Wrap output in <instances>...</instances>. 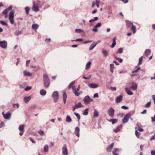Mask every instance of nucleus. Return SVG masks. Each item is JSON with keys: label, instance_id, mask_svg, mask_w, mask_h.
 <instances>
[{"label": "nucleus", "instance_id": "31", "mask_svg": "<svg viewBox=\"0 0 155 155\" xmlns=\"http://www.w3.org/2000/svg\"><path fill=\"white\" fill-rule=\"evenodd\" d=\"M131 30L133 31V33H135L136 32V28L135 25H132V27L131 28Z\"/></svg>", "mask_w": 155, "mask_h": 155}, {"label": "nucleus", "instance_id": "38", "mask_svg": "<svg viewBox=\"0 0 155 155\" xmlns=\"http://www.w3.org/2000/svg\"><path fill=\"white\" fill-rule=\"evenodd\" d=\"M123 49L122 48H120L118 50L117 53L121 54L123 53Z\"/></svg>", "mask_w": 155, "mask_h": 155}, {"label": "nucleus", "instance_id": "10", "mask_svg": "<svg viewBox=\"0 0 155 155\" xmlns=\"http://www.w3.org/2000/svg\"><path fill=\"white\" fill-rule=\"evenodd\" d=\"M123 98V96L121 94L120 95L117 96L115 99V102L117 103H120L122 100Z\"/></svg>", "mask_w": 155, "mask_h": 155}, {"label": "nucleus", "instance_id": "21", "mask_svg": "<svg viewBox=\"0 0 155 155\" xmlns=\"http://www.w3.org/2000/svg\"><path fill=\"white\" fill-rule=\"evenodd\" d=\"M114 145V143H112L107 148V150L109 152H110L111 151L112 149L113 148Z\"/></svg>", "mask_w": 155, "mask_h": 155}, {"label": "nucleus", "instance_id": "18", "mask_svg": "<svg viewBox=\"0 0 155 155\" xmlns=\"http://www.w3.org/2000/svg\"><path fill=\"white\" fill-rule=\"evenodd\" d=\"M151 52V50L149 49H147L145 51L144 55L146 57H147L148 55Z\"/></svg>", "mask_w": 155, "mask_h": 155}, {"label": "nucleus", "instance_id": "13", "mask_svg": "<svg viewBox=\"0 0 155 155\" xmlns=\"http://www.w3.org/2000/svg\"><path fill=\"white\" fill-rule=\"evenodd\" d=\"M89 87L91 88H96L98 87L97 84H88Z\"/></svg>", "mask_w": 155, "mask_h": 155}, {"label": "nucleus", "instance_id": "53", "mask_svg": "<svg viewBox=\"0 0 155 155\" xmlns=\"http://www.w3.org/2000/svg\"><path fill=\"white\" fill-rule=\"evenodd\" d=\"M31 88V87L30 86H27L25 88V90L26 91H27L29 90H30Z\"/></svg>", "mask_w": 155, "mask_h": 155}, {"label": "nucleus", "instance_id": "2", "mask_svg": "<svg viewBox=\"0 0 155 155\" xmlns=\"http://www.w3.org/2000/svg\"><path fill=\"white\" fill-rule=\"evenodd\" d=\"M134 112V110L131 111L130 113L127 114L122 120L123 122L125 124L127 123L128 121L129 118L130 117L131 114H133Z\"/></svg>", "mask_w": 155, "mask_h": 155}, {"label": "nucleus", "instance_id": "62", "mask_svg": "<svg viewBox=\"0 0 155 155\" xmlns=\"http://www.w3.org/2000/svg\"><path fill=\"white\" fill-rule=\"evenodd\" d=\"M151 155H155V151L151 150L150 151Z\"/></svg>", "mask_w": 155, "mask_h": 155}, {"label": "nucleus", "instance_id": "15", "mask_svg": "<svg viewBox=\"0 0 155 155\" xmlns=\"http://www.w3.org/2000/svg\"><path fill=\"white\" fill-rule=\"evenodd\" d=\"M79 132L80 129L79 127H76L74 132L76 136H78V137H79Z\"/></svg>", "mask_w": 155, "mask_h": 155}, {"label": "nucleus", "instance_id": "55", "mask_svg": "<svg viewBox=\"0 0 155 155\" xmlns=\"http://www.w3.org/2000/svg\"><path fill=\"white\" fill-rule=\"evenodd\" d=\"M92 31L94 32H96L98 31V29L97 28L94 26V28L92 29Z\"/></svg>", "mask_w": 155, "mask_h": 155}, {"label": "nucleus", "instance_id": "40", "mask_svg": "<svg viewBox=\"0 0 155 155\" xmlns=\"http://www.w3.org/2000/svg\"><path fill=\"white\" fill-rule=\"evenodd\" d=\"M74 115H75L76 117H77L78 120H79L81 118L80 115L78 114L77 113L75 112L74 113Z\"/></svg>", "mask_w": 155, "mask_h": 155}, {"label": "nucleus", "instance_id": "48", "mask_svg": "<svg viewBox=\"0 0 155 155\" xmlns=\"http://www.w3.org/2000/svg\"><path fill=\"white\" fill-rule=\"evenodd\" d=\"M74 82H75V81H72V82H71V83L69 85V86H68V88H71V86H72V87L73 86V85L74 84Z\"/></svg>", "mask_w": 155, "mask_h": 155}, {"label": "nucleus", "instance_id": "37", "mask_svg": "<svg viewBox=\"0 0 155 155\" xmlns=\"http://www.w3.org/2000/svg\"><path fill=\"white\" fill-rule=\"evenodd\" d=\"M91 64V62L89 61L86 64V69H87L89 68Z\"/></svg>", "mask_w": 155, "mask_h": 155}, {"label": "nucleus", "instance_id": "41", "mask_svg": "<svg viewBox=\"0 0 155 155\" xmlns=\"http://www.w3.org/2000/svg\"><path fill=\"white\" fill-rule=\"evenodd\" d=\"M82 31H83L81 29H76L75 30V31L76 33H80Z\"/></svg>", "mask_w": 155, "mask_h": 155}, {"label": "nucleus", "instance_id": "20", "mask_svg": "<svg viewBox=\"0 0 155 155\" xmlns=\"http://www.w3.org/2000/svg\"><path fill=\"white\" fill-rule=\"evenodd\" d=\"M63 102L65 104L66 102V100L67 99V94L65 92H64L63 93Z\"/></svg>", "mask_w": 155, "mask_h": 155}, {"label": "nucleus", "instance_id": "25", "mask_svg": "<svg viewBox=\"0 0 155 155\" xmlns=\"http://www.w3.org/2000/svg\"><path fill=\"white\" fill-rule=\"evenodd\" d=\"M98 44V43H96L91 45L89 47V50L90 51L92 50Z\"/></svg>", "mask_w": 155, "mask_h": 155}, {"label": "nucleus", "instance_id": "54", "mask_svg": "<svg viewBox=\"0 0 155 155\" xmlns=\"http://www.w3.org/2000/svg\"><path fill=\"white\" fill-rule=\"evenodd\" d=\"M119 151V149L118 148H115L113 150L112 153H117V152Z\"/></svg>", "mask_w": 155, "mask_h": 155}, {"label": "nucleus", "instance_id": "1", "mask_svg": "<svg viewBox=\"0 0 155 155\" xmlns=\"http://www.w3.org/2000/svg\"><path fill=\"white\" fill-rule=\"evenodd\" d=\"M43 81L45 87L48 88L50 84V81L49 78L47 74H44L43 76Z\"/></svg>", "mask_w": 155, "mask_h": 155}, {"label": "nucleus", "instance_id": "49", "mask_svg": "<svg viewBox=\"0 0 155 155\" xmlns=\"http://www.w3.org/2000/svg\"><path fill=\"white\" fill-rule=\"evenodd\" d=\"M30 9V8L28 7H26L25 8V12L27 14L29 13V11Z\"/></svg>", "mask_w": 155, "mask_h": 155}, {"label": "nucleus", "instance_id": "36", "mask_svg": "<svg viewBox=\"0 0 155 155\" xmlns=\"http://www.w3.org/2000/svg\"><path fill=\"white\" fill-rule=\"evenodd\" d=\"M48 147L47 145H45L44 147V150L45 152H47L48 151Z\"/></svg>", "mask_w": 155, "mask_h": 155}, {"label": "nucleus", "instance_id": "60", "mask_svg": "<svg viewBox=\"0 0 155 155\" xmlns=\"http://www.w3.org/2000/svg\"><path fill=\"white\" fill-rule=\"evenodd\" d=\"M95 5L97 8L99 7V2L97 0H96L95 2Z\"/></svg>", "mask_w": 155, "mask_h": 155}, {"label": "nucleus", "instance_id": "14", "mask_svg": "<svg viewBox=\"0 0 155 155\" xmlns=\"http://www.w3.org/2000/svg\"><path fill=\"white\" fill-rule=\"evenodd\" d=\"M39 25L38 24H33L32 25V28L34 30L35 32L37 31V30L38 28Z\"/></svg>", "mask_w": 155, "mask_h": 155}, {"label": "nucleus", "instance_id": "58", "mask_svg": "<svg viewBox=\"0 0 155 155\" xmlns=\"http://www.w3.org/2000/svg\"><path fill=\"white\" fill-rule=\"evenodd\" d=\"M8 12V9H5L3 11L2 14L4 15H6Z\"/></svg>", "mask_w": 155, "mask_h": 155}, {"label": "nucleus", "instance_id": "3", "mask_svg": "<svg viewBox=\"0 0 155 155\" xmlns=\"http://www.w3.org/2000/svg\"><path fill=\"white\" fill-rule=\"evenodd\" d=\"M80 89V86L79 85L78 86L77 88H76L74 86H72V89L73 92L76 96H78L80 95V92H78L79 91Z\"/></svg>", "mask_w": 155, "mask_h": 155}, {"label": "nucleus", "instance_id": "45", "mask_svg": "<svg viewBox=\"0 0 155 155\" xmlns=\"http://www.w3.org/2000/svg\"><path fill=\"white\" fill-rule=\"evenodd\" d=\"M137 126L138 127V130L140 131H143V129L141 128L140 126L138 124H137Z\"/></svg>", "mask_w": 155, "mask_h": 155}, {"label": "nucleus", "instance_id": "47", "mask_svg": "<svg viewBox=\"0 0 155 155\" xmlns=\"http://www.w3.org/2000/svg\"><path fill=\"white\" fill-rule=\"evenodd\" d=\"M21 31H17L15 33V35H18L21 34Z\"/></svg>", "mask_w": 155, "mask_h": 155}, {"label": "nucleus", "instance_id": "43", "mask_svg": "<svg viewBox=\"0 0 155 155\" xmlns=\"http://www.w3.org/2000/svg\"><path fill=\"white\" fill-rule=\"evenodd\" d=\"M126 24L128 27H130L131 25L133 24L132 23L129 21H126Z\"/></svg>", "mask_w": 155, "mask_h": 155}, {"label": "nucleus", "instance_id": "6", "mask_svg": "<svg viewBox=\"0 0 155 155\" xmlns=\"http://www.w3.org/2000/svg\"><path fill=\"white\" fill-rule=\"evenodd\" d=\"M8 45L7 42L6 41L0 40V47L3 49H5L7 48Z\"/></svg>", "mask_w": 155, "mask_h": 155}, {"label": "nucleus", "instance_id": "59", "mask_svg": "<svg viewBox=\"0 0 155 155\" xmlns=\"http://www.w3.org/2000/svg\"><path fill=\"white\" fill-rule=\"evenodd\" d=\"M121 108L124 110H127L128 109V107L125 106H123L121 107Z\"/></svg>", "mask_w": 155, "mask_h": 155}, {"label": "nucleus", "instance_id": "42", "mask_svg": "<svg viewBox=\"0 0 155 155\" xmlns=\"http://www.w3.org/2000/svg\"><path fill=\"white\" fill-rule=\"evenodd\" d=\"M135 134L137 137L139 138L140 137L139 135L140 134V133L138 132L137 130H135Z\"/></svg>", "mask_w": 155, "mask_h": 155}, {"label": "nucleus", "instance_id": "35", "mask_svg": "<svg viewBox=\"0 0 155 155\" xmlns=\"http://www.w3.org/2000/svg\"><path fill=\"white\" fill-rule=\"evenodd\" d=\"M88 108H86L84 110V111L83 113V114L84 115H87L88 114Z\"/></svg>", "mask_w": 155, "mask_h": 155}, {"label": "nucleus", "instance_id": "4", "mask_svg": "<svg viewBox=\"0 0 155 155\" xmlns=\"http://www.w3.org/2000/svg\"><path fill=\"white\" fill-rule=\"evenodd\" d=\"M14 11L12 10L10 12L9 14V19L12 24H13L14 23Z\"/></svg>", "mask_w": 155, "mask_h": 155}, {"label": "nucleus", "instance_id": "63", "mask_svg": "<svg viewBox=\"0 0 155 155\" xmlns=\"http://www.w3.org/2000/svg\"><path fill=\"white\" fill-rule=\"evenodd\" d=\"M155 139V135L152 136L150 138V140H152Z\"/></svg>", "mask_w": 155, "mask_h": 155}, {"label": "nucleus", "instance_id": "29", "mask_svg": "<svg viewBox=\"0 0 155 155\" xmlns=\"http://www.w3.org/2000/svg\"><path fill=\"white\" fill-rule=\"evenodd\" d=\"M116 39V37H114L113 39V43L111 45V47L112 48H113L116 45V42L115 41Z\"/></svg>", "mask_w": 155, "mask_h": 155}, {"label": "nucleus", "instance_id": "27", "mask_svg": "<svg viewBox=\"0 0 155 155\" xmlns=\"http://www.w3.org/2000/svg\"><path fill=\"white\" fill-rule=\"evenodd\" d=\"M66 121L68 123H70L71 122L72 119L69 115H67V116L66 118Z\"/></svg>", "mask_w": 155, "mask_h": 155}, {"label": "nucleus", "instance_id": "64", "mask_svg": "<svg viewBox=\"0 0 155 155\" xmlns=\"http://www.w3.org/2000/svg\"><path fill=\"white\" fill-rule=\"evenodd\" d=\"M152 98L153 100L154 103L155 104V95H153L152 96Z\"/></svg>", "mask_w": 155, "mask_h": 155}, {"label": "nucleus", "instance_id": "32", "mask_svg": "<svg viewBox=\"0 0 155 155\" xmlns=\"http://www.w3.org/2000/svg\"><path fill=\"white\" fill-rule=\"evenodd\" d=\"M99 116L98 112L96 109H94V116L95 117H98Z\"/></svg>", "mask_w": 155, "mask_h": 155}, {"label": "nucleus", "instance_id": "9", "mask_svg": "<svg viewBox=\"0 0 155 155\" xmlns=\"http://www.w3.org/2000/svg\"><path fill=\"white\" fill-rule=\"evenodd\" d=\"M108 112L109 115L111 117H113L114 116V110L112 107H110L108 110Z\"/></svg>", "mask_w": 155, "mask_h": 155}, {"label": "nucleus", "instance_id": "26", "mask_svg": "<svg viewBox=\"0 0 155 155\" xmlns=\"http://www.w3.org/2000/svg\"><path fill=\"white\" fill-rule=\"evenodd\" d=\"M122 127L121 125H120L118 126L114 130V131L116 133H117L120 130V129Z\"/></svg>", "mask_w": 155, "mask_h": 155}, {"label": "nucleus", "instance_id": "7", "mask_svg": "<svg viewBox=\"0 0 155 155\" xmlns=\"http://www.w3.org/2000/svg\"><path fill=\"white\" fill-rule=\"evenodd\" d=\"M83 101L85 103L87 104H89L91 101H94L93 99L91 98L89 96H85Z\"/></svg>", "mask_w": 155, "mask_h": 155}, {"label": "nucleus", "instance_id": "28", "mask_svg": "<svg viewBox=\"0 0 155 155\" xmlns=\"http://www.w3.org/2000/svg\"><path fill=\"white\" fill-rule=\"evenodd\" d=\"M102 52L104 54V56L105 57H107L108 55V52L106 50L102 51Z\"/></svg>", "mask_w": 155, "mask_h": 155}, {"label": "nucleus", "instance_id": "44", "mask_svg": "<svg viewBox=\"0 0 155 155\" xmlns=\"http://www.w3.org/2000/svg\"><path fill=\"white\" fill-rule=\"evenodd\" d=\"M143 57L142 56L141 57H140L139 58V62H138V65H140L141 64L142 61L143 60Z\"/></svg>", "mask_w": 155, "mask_h": 155}, {"label": "nucleus", "instance_id": "19", "mask_svg": "<svg viewBox=\"0 0 155 155\" xmlns=\"http://www.w3.org/2000/svg\"><path fill=\"white\" fill-rule=\"evenodd\" d=\"M31 99V96L25 97L24 98L23 100L25 102L27 103Z\"/></svg>", "mask_w": 155, "mask_h": 155}, {"label": "nucleus", "instance_id": "33", "mask_svg": "<svg viewBox=\"0 0 155 155\" xmlns=\"http://www.w3.org/2000/svg\"><path fill=\"white\" fill-rule=\"evenodd\" d=\"M0 23L3 26H8L7 23L3 21L0 20Z\"/></svg>", "mask_w": 155, "mask_h": 155}, {"label": "nucleus", "instance_id": "22", "mask_svg": "<svg viewBox=\"0 0 155 155\" xmlns=\"http://www.w3.org/2000/svg\"><path fill=\"white\" fill-rule=\"evenodd\" d=\"M125 90L127 93L129 95H131L134 94L128 88H125Z\"/></svg>", "mask_w": 155, "mask_h": 155}, {"label": "nucleus", "instance_id": "34", "mask_svg": "<svg viewBox=\"0 0 155 155\" xmlns=\"http://www.w3.org/2000/svg\"><path fill=\"white\" fill-rule=\"evenodd\" d=\"M117 120L116 119H113L109 121L110 122H111L113 124H115L117 122Z\"/></svg>", "mask_w": 155, "mask_h": 155}, {"label": "nucleus", "instance_id": "24", "mask_svg": "<svg viewBox=\"0 0 155 155\" xmlns=\"http://www.w3.org/2000/svg\"><path fill=\"white\" fill-rule=\"evenodd\" d=\"M24 125L21 124L19 126L18 129L21 132H24Z\"/></svg>", "mask_w": 155, "mask_h": 155}, {"label": "nucleus", "instance_id": "51", "mask_svg": "<svg viewBox=\"0 0 155 155\" xmlns=\"http://www.w3.org/2000/svg\"><path fill=\"white\" fill-rule=\"evenodd\" d=\"M114 58L115 59H117V60H118L119 62L120 63L121 62L123 61V60L121 58H117L116 57H114Z\"/></svg>", "mask_w": 155, "mask_h": 155}, {"label": "nucleus", "instance_id": "56", "mask_svg": "<svg viewBox=\"0 0 155 155\" xmlns=\"http://www.w3.org/2000/svg\"><path fill=\"white\" fill-rule=\"evenodd\" d=\"M101 25V23H97L94 26L96 28H98L100 27Z\"/></svg>", "mask_w": 155, "mask_h": 155}, {"label": "nucleus", "instance_id": "16", "mask_svg": "<svg viewBox=\"0 0 155 155\" xmlns=\"http://www.w3.org/2000/svg\"><path fill=\"white\" fill-rule=\"evenodd\" d=\"M137 84L136 83L133 82L132 83V84L131 87L133 89V90H135L137 88Z\"/></svg>", "mask_w": 155, "mask_h": 155}, {"label": "nucleus", "instance_id": "8", "mask_svg": "<svg viewBox=\"0 0 155 155\" xmlns=\"http://www.w3.org/2000/svg\"><path fill=\"white\" fill-rule=\"evenodd\" d=\"M32 9L33 11L35 12H38L39 10L38 5L35 1L33 2V6L32 7Z\"/></svg>", "mask_w": 155, "mask_h": 155}, {"label": "nucleus", "instance_id": "12", "mask_svg": "<svg viewBox=\"0 0 155 155\" xmlns=\"http://www.w3.org/2000/svg\"><path fill=\"white\" fill-rule=\"evenodd\" d=\"M4 118L7 120H9L11 118V113L8 112L7 114H3Z\"/></svg>", "mask_w": 155, "mask_h": 155}, {"label": "nucleus", "instance_id": "5", "mask_svg": "<svg viewBox=\"0 0 155 155\" xmlns=\"http://www.w3.org/2000/svg\"><path fill=\"white\" fill-rule=\"evenodd\" d=\"M52 97L54 101L56 103L59 99V94L58 91H54L52 94Z\"/></svg>", "mask_w": 155, "mask_h": 155}, {"label": "nucleus", "instance_id": "50", "mask_svg": "<svg viewBox=\"0 0 155 155\" xmlns=\"http://www.w3.org/2000/svg\"><path fill=\"white\" fill-rule=\"evenodd\" d=\"M140 67H139L137 69H136V70H134V71H132V73H136V72H138V71L139 70H140Z\"/></svg>", "mask_w": 155, "mask_h": 155}, {"label": "nucleus", "instance_id": "23", "mask_svg": "<svg viewBox=\"0 0 155 155\" xmlns=\"http://www.w3.org/2000/svg\"><path fill=\"white\" fill-rule=\"evenodd\" d=\"M77 109L83 107L81 102H79L75 104L74 106Z\"/></svg>", "mask_w": 155, "mask_h": 155}, {"label": "nucleus", "instance_id": "46", "mask_svg": "<svg viewBox=\"0 0 155 155\" xmlns=\"http://www.w3.org/2000/svg\"><path fill=\"white\" fill-rule=\"evenodd\" d=\"M151 104V102H149L147 103L144 106L146 108H148L149 107Z\"/></svg>", "mask_w": 155, "mask_h": 155}, {"label": "nucleus", "instance_id": "30", "mask_svg": "<svg viewBox=\"0 0 155 155\" xmlns=\"http://www.w3.org/2000/svg\"><path fill=\"white\" fill-rule=\"evenodd\" d=\"M40 93L42 95H45L46 94V91L44 89H42L40 91Z\"/></svg>", "mask_w": 155, "mask_h": 155}, {"label": "nucleus", "instance_id": "57", "mask_svg": "<svg viewBox=\"0 0 155 155\" xmlns=\"http://www.w3.org/2000/svg\"><path fill=\"white\" fill-rule=\"evenodd\" d=\"M152 122L153 123L155 121V114L154 115L153 117H151Z\"/></svg>", "mask_w": 155, "mask_h": 155}, {"label": "nucleus", "instance_id": "11", "mask_svg": "<svg viewBox=\"0 0 155 155\" xmlns=\"http://www.w3.org/2000/svg\"><path fill=\"white\" fill-rule=\"evenodd\" d=\"M62 153L64 155H67L68 154V151L66 145H64L62 149Z\"/></svg>", "mask_w": 155, "mask_h": 155}, {"label": "nucleus", "instance_id": "52", "mask_svg": "<svg viewBox=\"0 0 155 155\" xmlns=\"http://www.w3.org/2000/svg\"><path fill=\"white\" fill-rule=\"evenodd\" d=\"M109 89L112 91H115L116 90V87H111Z\"/></svg>", "mask_w": 155, "mask_h": 155}, {"label": "nucleus", "instance_id": "39", "mask_svg": "<svg viewBox=\"0 0 155 155\" xmlns=\"http://www.w3.org/2000/svg\"><path fill=\"white\" fill-rule=\"evenodd\" d=\"M38 133L41 135V136H44L45 135V134L44 131L42 130H40L38 131Z\"/></svg>", "mask_w": 155, "mask_h": 155}, {"label": "nucleus", "instance_id": "17", "mask_svg": "<svg viewBox=\"0 0 155 155\" xmlns=\"http://www.w3.org/2000/svg\"><path fill=\"white\" fill-rule=\"evenodd\" d=\"M23 73L24 75L26 76H31L32 75V73L28 72L26 71H23Z\"/></svg>", "mask_w": 155, "mask_h": 155}, {"label": "nucleus", "instance_id": "61", "mask_svg": "<svg viewBox=\"0 0 155 155\" xmlns=\"http://www.w3.org/2000/svg\"><path fill=\"white\" fill-rule=\"evenodd\" d=\"M13 106L14 107H15V106H16L17 109H18L19 108V105L17 104H14L13 105Z\"/></svg>", "mask_w": 155, "mask_h": 155}]
</instances>
